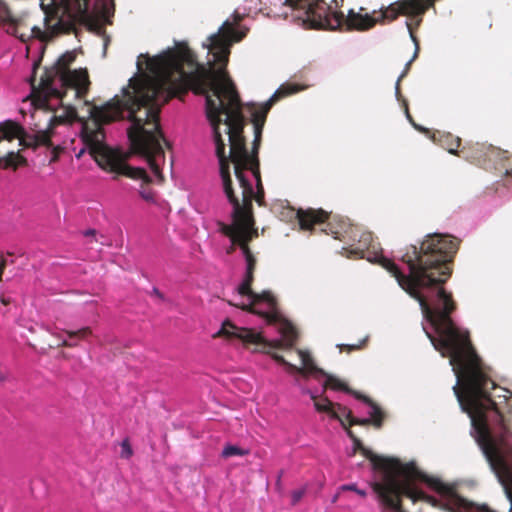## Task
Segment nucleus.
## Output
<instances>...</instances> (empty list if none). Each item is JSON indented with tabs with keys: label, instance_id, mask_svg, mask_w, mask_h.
Returning a JSON list of instances; mask_svg holds the SVG:
<instances>
[{
	"label": "nucleus",
	"instance_id": "nucleus-1",
	"mask_svg": "<svg viewBox=\"0 0 512 512\" xmlns=\"http://www.w3.org/2000/svg\"><path fill=\"white\" fill-rule=\"evenodd\" d=\"M459 243L456 237L434 233L426 235L419 245L406 247L401 261L408 266V274L391 259L382 257L379 262L399 286L418 301L425 319L437 332L438 337L430 333L427 336L442 356L450 358L458 379L453 390L478 432L479 445L512 446V433L505 432L498 439L490 434L486 412L500 413L498 403L490 393L497 385L483 371L469 332L459 329L454 323L451 314L457 305L452 293L443 287L452 275Z\"/></svg>",
	"mask_w": 512,
	"mask_h": 512
},
{
	"label": "nucleus",
	"instance_id": "nucleus-2",
	"mask_svg": "<svg viewBox=\"0 0 512 512\" xmlns=\"http://www.w3.org/2000/svg\"><path fill=\"white\" fill-rule=\"evenodd\" d=\"M140 58H145L150 74L132 77L121 96L115 95L103 105L85 102L89 105V120L82 123L81 137L99 167L113 173V179L125 176L143 180L139 194L146 202L154 203L155 193L147 186L151 179L146 171L128 165L120 151L105 144L103 125L124 119L127 112L126 118L131 122L128 128L131 146L146 159L153 174L162 182L164 176L158 159H165L161 141L166 140L160 129V108L174 97L182 100L189 90L196 94V82L207 72V67L197 61L186 43H179L156 57L142 54Z\"/></svg>",
	"mask_w": 512,
	"mask_h": 512
},
{
	"label": "nucleus",
	"instance_id": "nucleus-3",
	"mask_svg": "<svg viewBox=\"0 0 512 512\" xmlns=\"http://www.w3.org/2000/svg\"><path fill=\"white\" fill-rule=\"evenodd\" d=\"M242 16L234 14V21L226 20L218 31L208 38L209 54L207 72L198 78L196 82V94L204 95L206 100V117L209 110L217 115V131L220 139L224 141L222 134L228 136L230 145L229 154L225 153L228 161L234 165V173L239 182L242 194L240 203H244V189L246 184L251 188L253 196L259 205L264 203V188L260 174L259 158H248L244 127L245 117L242 112V104L236 85L227 71L231 47L240 42L247 34L248 29H237Z\"/></svg>",
	"mask_w": 512,
	"mask_h": 512
},
{
	"label": "nucleus",
	"instance_id": "nucleus-4",
	"mask_svg": "<svg viewBox=\"0 0 512 512\" xmlns=\"http://www.w3.org/2000/svg\"><path fill=\"white\" fill-rule=\"evenodd\" d=\"M374 493L381 512H407L403 506L404 497L413 503L424 501L446 512H469L474 506L452 486L437 477L425 474L415 462L403 463L386 485H375Z\"/></svg>",
	"mask_w": 512,
	"mask_h": 512
},
{
	"label": "nucleus",
	"instance_id": "nucleus-5",
	"mask_svg": "<svg viewBox=\"0 0 512 512\" xmlns=\"http://www.w3.org/2000/svg\"><path fill=\"white\" fill-rule=\"evenodd\" d=\"M270 5L276 7L278 4L290 10V12L276 13L269 8L268 15L290 18L292 22L304 29L316 30H337L346 31H368L377 24L384 25L395 21L400 15L396 1L388 6H382L371 14L360 7L356 12L350 9L345 16L340 10H333L332 6L324 0H268Z\"/></svg>",
	"mask_w": 512,
	"mask_h": 512
},
{
	"label": "nucleus",
	"instance_id": "nucleus-6",
	"mask_svg": "<svg viewBox=\"0 0 512 512\" xmlns=\"http://www.w3.org/2000/svg\"><path fill=\"white\" fill-rule=\"evenodd\" d=\"M217 115L209 110L208 121L213 129V138L216 146V156L219 160V170L222 179V186L228 202L232 206V223L218 222L219 231L230 238L233 244L240 246L244 242H251L258 237V230L255 227L253 214L252 190L246 184L244 189V203H240L233 189L231 173L228 171V161L225 158V141L220 139L217 131Z\"/></svg>",
	"mask_w": 512,
	"mask_h": 512
},
{
	"label": "nucleus",
	"instance_id": "nucleus-7",
	"mask_svg": "<svg viewBox=\"0 0 512 512\" xmlns=\"http://www.w3.org/2000/svg\"><path fill=\"white\" fill-rule=\"evenodd\" d=\"M89 0H41V8L45 13V30L38 26L32 27L29 32H21L14 35L22 42L30 39H38L48 42L61 34H70L76 29L78 20L88 17Z\"/></svg>",
	"mask_w": 512,
	"mask_h": 512
},
{
	"label": "nucleus",
	"instance_id": "nucleus-8",
	"mask_svg": "<svg viewBox=\"0 0 512 512\" xmlns=\"http://www.w3.org/2000/svg\"><path fill=\"white\" fill-rule=\"evenodd\" d=\"M74 51L62 54L55 64L47 68L36 85L35 74L30 82L33 89H39L47 97H55L63 100L67 89L75 92L76 98H84L88 92L90 81L87 70H70V65L75 61Z\"/></svg>",
	"mask_w": 512,
	"mask_h": 512
},
{
	"label": "nucleus",
	"instance_id": "nucleus-9",
	"mask_svg": "<svg viewBox=\"0 0 512 512\" xmlns=\"http://www.w3.org/2000/svg\"><path fill=\"white\" fill-rule=\"evenodd\" d=\"M279 325V332L282 335L281 340L267 341L264 337L255 332L253 329L238 327L230 320H225L222 323L221 329L214 335V337H224L229 340H240L244 345L263 346L264 348H279L291 349L297 339L298 331L294 325L284 318L280 313V319L275 323Z\"/></svg>",
	"mask_w": 512,
	"mask_h": 512
},
{
	"label": "nucleus",
	"instance_id": "nucleus-10",
	"mask_svg": "<svg viewBox=\"0 0 512 512\" xmlns=\"http://www.w3.org/2000/svg\"><path fill=\"white\" fill-rule=\"evenodd\" d=\"M347 434L353 442L354 452H360L365 458H367L370 461L373 470L382 473L380 480L372 481L370 483L371 489L374 491V487L376 484L386 485L393 478V476L396 474V472L403 464L400 461V459L395 457H385L377 455L370 449L366 448L363 445L362 441L353 433V431L347 429Z\"/></svg>",
	"mask_w": 512,
	"mask_h": 512
},
{
	"label": "nucleus",
	"instance_id": "nucleus-11",
	"mask_svg": "<svg viewBox=\"0 0 512 512\" xmlns=\"http://www.w3.org/2000/svg\"><path fill=\"white\" fill-rule=\"evenodd\" d=\"M299 91V88L293 84L281 85L274 94L264 103L259 109H255L252 112V123L254 126V140L252 143V149L248 151V158H259V149L262 141L263 127L266 122L268 112L272 106L280 99L292 95Z\"/></svg>",
	"mask_w": 512,
	"mask_h": 512
},
{
	"label": "nucleus",
	"instance_id": "nucleus-12",
	"mask_svg": "<svg viewBox=\"0 0 512 512\" xmlns=\"http://www.w3.org/2000/svg\"><path fill=\"white\" fill-rule=\"evenodd\" d=\"M242 296H248L251 303L243 305L242 310L259 315L267 323H276L280 319L278 302L271 291L256 293L251 289L250 293H239Z\"/></svg>",
	"mask_w": 512,
	"mask_h": 512
},
{
	"label": "nucleus",
	"instance_id": "nucleus-13",
	"mask_svg": "<svg viewBox=\"0 0 512 512\" xmlns=\"http://www.w3.org/2000/svg\"><path fill=\"white\" fill-rule=\"evenodd\" d=\"M54 127L51 126V121L49 122V127L46 131H38L33 137V146L37 147L40 145L51 147L52 141V130ZM26 132L24 128L17 122L13 120H5L0 123V142L2 140L12 141L14 139H19L21 144L26 145L27 147L32 146V143H25Z\"/></svg>",
	"mask_w": 512,
	"mask_h": 512
},
{
	"label": "nucleus",
	"instance_id": "nucleus-14",
	"mask_svg": "<svg viewBox=\"0 0 512 512\" xmlns=\"http://www.w3.org/2000/svg\"><path fill=\"white\" fill-rule=\"evenodd\" d=\"M486 159V165H482V167L487 170L492 168L498 169V166L503 168L505 170L503 183L506 187L512 188V163L507 164L509 161V152L489 144Z\"/></svg>",
	"mask_w": 512,
	"mask_h": 512
},
{
	"label": "nucleus",
	"instance_id": "nucleus-15",
	"mask_svg": "<svg viewBox=\"0 0 512 512\" xmlns=\"http://www.w3.org/2000/svg\"><path fill=\"white\" fill-rule=\"evenodd\" d=\"M249 243L250 242H244L239 246L246 261V272L242 283L237 288L238 293H250L254 281V271L257 260L249 247Z\"/></svg>",
	"mask_w": 512,
	"mask_h": 512
},
{
	"label": "nucleus",
	"instance_id": "nucleus-16",
	"mask_svg": "<svg viewBox=\"0 0 512 512\" xmlns=\"http://www.w3.org/2000/svg\"><path fill=\"white\" fill-rule=\"evenodd\" d=\"M328 217L329 214L323 209H298L296 212V218L302 230H312L314 225L324 223Z\"/></svg>",
	"mask_w": 512,
	"mask_h": 512
},
{
	"label": "nucleus",
	"instance_id": "nucleus-17",
	"mask_svg": "<svg viewBox=\"0 0 512 512\" xmlns=\"http://www.w3.org/2000/svg\"><path fill=\"white\" fill-rule=\"evenodd\" d=\"M488 147L489 144L486 143H467L460 152L466 160L482 167L487 162Z\"/></svg>",
	"mask_w": 512,
	"mask_h": 512
},
{
	"label": "nucleus",
	"instance_id": "nucleus-18",
	"mask_svg": "<svg viewBox=\"0 0 512 512\" xmlns=\"http://www.w3.org/2000/svg\"><path fill=\"white\" fill-rule=\"evenodd\" d=\"M433 140L435 142L437 141L450 154L460 156L461 152L459 147L461 145V138L458 136H455L450 132L436 131L433 134Z\"/></svg>",
	"mask_w": 512,
	"mask_h": 512
},
{
	"label": "nucleus",
	"instance_id": "nucleus-19",
	"mask_svg": "<svg viewBox=\"0 0 512 512\" xmlns=\"http://www.w3.org/2000/svg\"><path fill=\"white\" fill-rule=\"evenodd\" d=\"M22 21L12 15L9 7L3 1H0V26H6V32L11 35H18V28Z\"/></svg>",
	"mask_w": 512,
	"mask_h": 512
},
{
	"label": "nucleus",
	"instance_id": "nucleus-20",
	"mask_svg": "<svg viewBox=\"0 0 512 512\" xmlns=\"http://www.w3.org/2000/svg\"><path fill=\"white\" fill-rule=\"evenodd\" d=\"M355 398L363 401L365 404L371 407L369 419H371V423L376 428H381L385 418V414L381 408L370 397L363 395L360 392H355Z\"/></svg>",
	"mask_w": 512,
	"mask_h": 512
},
{
	"label": "nucleus",
	"instance_id": "nucleus-21",
	"mask_svg": "<svg viewBox=\"0 0 512 512\" xmlns=\"http://www.w3.org/2000/svg\"><path fill=\"white\" fill-rule=\"evenodd\" d=\"M354 238L357 239V246L355 247L354 253L359 255L361 258L364 257L366 251L374 248L373 234L369 231H353Z\"/></svg>",
	"mask_w": 512,
	"mask_h": 512
},
{
	"label": "nucleus",
	"instance_id": "nucleus-22",
	"mask_svg": "<svg viewBox=\"0 0 512 512\" xmlns=\"http://www.w3.org/2000/svg\"><path fill=\"white\" fill-rule=\"evenodd\" d=\"M406 26H407V29L409 31L410 38H411V40L413 41V43L415 45V51H414L413 57L406 63L403 72L398 77V80H397V83H396V87H395L397 95L400 94V87H399L400 81L407 75V73H408V71L410 69L411 63L418 57V53H419V50H420L419 40H418V38L416 37V35L414 33L415 28L413 27V23L411 21H406Z\"/></svg>",
	"mask_w": 512,
	"mask_h": 512
},
{
	"label": "nucleus",
	"instance_id": "nucleus-23",
	"mask_svg": "<svg viewBox=\"0 0 512 512\" xmlns=\"http://www.w3.org/2000/svg\"><path fill=\"white\" fill-rule=\"evenodd\" d=\"M314 400V406L318 412H325L331 415L334 419H337L341 422L342 425H344V422L341 420V417L336 413L335 410V404L331 402L328 398L322 397V398H316L312 397Z\"/></svg>",
	"mask_w": 512,
	"mask_h": 512
},
{
	"label": "nucleus",
	"instance_id": "nucleus-24",
	"mask_svg": "<svg viewBox=\"0 0 512 512\" xmlns=\"http://www.w3.org/2000/svg\"><path fill=\"white\" fill-rule=\"evenodd\" d=\"M24 165H27V160L18 152H9L5 157H0V168H13L15 170Z\"/></svg>",
	"mask_w": 512,
	"mask_h": 512
},
{
	"label": "nucleus",
	"instance_id": "nucleus-25",
	"mask_svg": "<svg viewBox=\"0 0 512 512\" xmlns=\"http://www.w3.org/2000/svg\"><path fill=\"white\" fill-rule=\"evenodd\" d=\"M297 352L301 359V362L303 365V367H301V368L304 370V373L309 372V373H315V374H320V375H326V372L324 370H322L321 368H318L314 364V361L308 351L298 349Z\"/></svg>",
	"mask_w": 512,
	"mask_h": 512
},
{
	"label": "nucleus",
	"instance_id": "nucleus-26",
	"mask_svg": "<svg viewBox=\"0 0 512 512\" xmlns=\"http://www.w3.org/2000/svg\"><path fill=\"white\" fill-rule=\"evenodd\" d=\"M326 377V380H325V383H324V388L327 389V388H330V389H333V390H339V391H344L346 393H349L351 395H353L355 397V390H352L345 382H343L341 379L333 376V375H329L326 373V375H324Z\"/></svg>",
	"mask_w": 512,
	"mask_h": 512
},
{
	"label": "nucleus",
	"instance_id": "nucleus-27",
	"mask_svg": "<svg viewBox=\"0 0 512 512\" xmlns=\"http://www.w3.org/2000/svg\"><path fill=\"white\" fill-rule=\"evenodd\" d=\"M77 119V111L74 107H66L62 115H55L51 118V126L55 127L59 124L71 123Z\"/></svg>",
	"mask_w": 512,
	"mask_h": 512
},
{
	"label": "nucleus",
	"instance_id": "nucleus-28",
	"mask_svg": "<svg viewBox=\"0 0 512 512\" xmlns=\"http://www.w3.org/2000/svg\"><path fill=\"white\" fill-rule=\"evenodd\" d=\"M260 347H261V349H260L261 351L266 352L267 354L271 355L273 360H275L279 364L284 365L289 373L297 372L300 374H304V370L302 368H299V367L295 366L294 364H291L290 362L286 361L282 355L275 353V352H270L267 350L268 348H264L263 346H260Z\"/></svg>",
	"mask_w": 512,
	"mask_h": 512
},
{
	"label": "nucleus",
	"instance_id": "nucleus-29",
	"mask_svg": "<svg viewBox=\"0 0 512 512\" xmlns=\"http://www.w3.org/2000/svg\"><path fill=\"white\" fill-rule=\"evenodd\" d=\"M249 454V450L240 448L236 445L228 444L226 445L221 453L223 458H229L232 456H245Z\"/></svg>",
	"mask_w": 512,
	"mask_h": 512
},
{
	"label": "nucleus",
	"instance_id": "nucleus-30",
	"mask_svg": "<svg viewBox=\"0 0 512 512\" xmlns=\"http://www.w3.org/2000/svg\"><path fill=\"white\" fill-rule=\"evenodd\" d=\"M339 408L347 414L348 427H351L353 425L369 426L372 424L371 419L369 418L359 419L353 417L352 411L345 406H339Z\"/></svg>",
	"mask_w": 512,
	"mask_h": 512
},
{
	"label": "nucleus",
	"instance_id": "nucleus-31",
	"mask_svg": "<svg viewBox=\"0 0 512 512\" xmlns=\"http://www.w3.org/2000/svg\"><path fill=\"white\" fill-rule=\"evenodd\" d=\"M65 333L67 334L69 341L71 343H75L74 340L86 339L87 337L91 336L92 330L90 327H83L77 331L66 330Z\"/></svg>",
	"mask_w": 512,
	"mask_h": 512
},
{
	"label": "nucleus",
	"instance_id": "nucleus-32",
	"mask_svg": "<svg viewBox=\"0 0 512 512\" xmlns=\"http://www.w3.org/2000/svg\"><path fill=\"white\" fill-rule=\"evenodd\" d=\"M133 455L132 447L128 439H124L121 443V458L129 459Z\"/></svg>",
	"mask_w": 512,
	"mask_h": 512
},
{
	"label": "nucleus",
	"instance_id": "nucleus-33",
	"mask_svg": "<svg viewBox=\"0 0 512 512\" xmlns=\"http://www.w3.org/2000/svg\"><path fill=\"white\" fill-rule=\"evenodd\" d=\"M365 343H366V339H363L358 344H353V345H350V344H340V345H338V347H339L341 352H343V351L352 352V351H355V350L362 349L363 346L365 345Z\"/></svg>",
	"mask_w": 512,
	"mask_h": 512
},
{
	"label": "nucleus",
	"instance_id": "nucleus-34",
	"mask_svg": "<svg viewBox=\"0 0 512 512\" xmlns=\"http://www.w3.org/2000/svg\"><path fill=\"white\" fill-rule=\"evenodd\" d=\"M342 490H350L356 492L359 496L365 497L367 495L365 490L359 489L355 484H346L341 487Z\"/></svg>",
	"mask_w": 512,
	"mask_h": 512
},
{
	"label": "nucleus",
	"instance_id": "nucleus-35",
	"mask_svg": "<svg viewBox=\"0 0 512 512\" xmlns=\"http://www.w3.org/2000/svg\"><path fill=\"white\" fill-rule=\"evenodd\" d=\"M305 491L303 489L295 490L292 492V504L296 505L304 496Z\"/></svg>",
	"mask_w": 512,
	"mask_h": 512
},
{
	"label": "nucleus",
	"instance_id": "nucleus-36",
	"mask_svg": "<svg viewBox=\"0 0 512 512\" xmlns=\"http://www.w3.org/2000/svg\"><path fill=\"white\" fill-rule=\"evenodd\" d=\"M63 152V148L61 146H54L52 149V157L50 162H56L59 159L60 154Z\"/></svg>",
	"mask_w": 512,
	"mask_h": 512
},
{
	"label": "nucleus",
	"instance_id": "nucleus-37",
	"mask_svg": "<svg viewBox=\"0 0 512 512\" xmlns=\"http://www.w3.org/2000/svg\"><path fill=\"white\" fill-rule=\"evenodd\" d=\"M339 406H341V405L340 404H335V407H337L336 413L341 417V420L344 422V425H342V426L344 428L348 429L347 414L345 412H343V410H341L339 408Z\"/></svg>",
	"mask_w": 512,
	"mask_h": 512
},
{
	"label": "nucleus",
	"instance_id": "nucleus-38",
	"mask_svg": "<svg viewBox=\"0 0 512 512\" xmlns=\"http://www.w3.org/2000/svg\"><path fill=\"white\" fill-rule=\"evenodd\" d=\"M6 261L4 259V256L0 253V281L2 280V273L5 269Z\"/></svg>",
	"mask_w": 512,
	"mask_h": 512
},
{
	"label": "nucleus",
	"instance_id": "nucleus-39",
	"mask_svg": "<svg viewBox=\"0 0 512 512\" xmlns=\"http://www.w3.org/2000/svg\"><path fill=\"white\" fill-rule=\"evenodd\" d=\"M77 345V343H71L69 340H63L61 344H59V346H62V347H75Z\"/></svg>",
	"mask_w": 512,
	"mask_h": 512
},
{
	"label": "nucleus",
	"instance_id": "nucleus-40",
	"mask_svg": "<svg viewBox=\"0 0 512 512\" xmlns=\"http://www.w3.org/2000/svg\"><path fill=\"white\" fill-rule=\"evenodd\" d=\"M152 293H153V295L157 296L159 299H161V300L164 299V295L157 288H153Z\"/></svg>",
	"mask_w": 512,
	"mask_h": 512
},
{
	"label": "nucleus",
	"instance_id": "nucleus-41",
	"mask_svg": "<svg viewBox=\"0 0 512 512\" xmlns=\"http://www.w3.org/2000/svg\"><path fill=\"white\" fill-rule=\"evenodd\" d=\"M344 0H332V3L335 5V8H340L343 5Z\"/></svg>",
	"mask_w": 512,
	"mask_h": 512
},
{
	"label": "nucleus",
	"instance_id": "nucleus-42",
	"mask_svg": "<svg viewBox=\"0 0 512 512\" xmlns=\"http://www.w3.org/2000/svg\"><path fill=\"white\" fill-rule=\"evenodd\" d=\"M95 234H96V230H94V229H89V230H87V231L84 233V235H85L86 237H88V236H95Z\"/></svg>",
	"mask_w": 512,
	"mask_h": 512
},
{
	"label": "nucleus",
	"instance_id": "nucleus-43",
	"mask_svg": "<svg viewBox=\"0 0 512 512\" xmlns=\"http://www.w3.org/2000/svg\"><path fill=\"white\" fill-rule=\"evenodd\" d=\"M235 246H238V244H233L227 249V254H231L235 251Z\"/></svg>",
	"mask_w": 512,
	"mask_h": 512
},
{
	"label": "nucleus",
	"instance_id": "nucleus-44",
	"mask_svg": "<svg viewBox=\"0 0 512 512\" xmlns=\"http://www.w3.org/2000/svg\"><path fill=\"white\" fill-rule=\"evenodd\" d=\"M0 301H1V303H2V304H4V305H8V304H10V299L4 298V297H2V298L0 299Z\"/></svg>",
	"mask_w": 512,
	"mask_h": 512
},
{
	"label": "nucleus",
	"instance_id": "nucleus-45",
	"mask_svg": "<svg viewBox=\"0 0 512 512\" xmlns=\"http://www.w3.org/2000/svg\"><path fill=\"white\" fill-rule=\"evenodd\" d=\"M406 115H407V118L409 119V121L415 126V124L413 123L412 118H411L407 108H406Z\"/></svg>",
	"mask_w": 512,
	"mask_h": 512
},
{
	"label": "nucleus",
	"instance_id": "nucleus-46",
	"mask_svg": "<svg viewBox=\"0 0 512 512\" xmlns=\"http://www.w3.org/2000/svg\"><path fill=\"white\" fill-rule=\"evenodd\" d=\"M5 379V376L0 372V382Z\"/></svg>",
	"mask_w": 512,
	"mask_h": 512
},
{
	"label": "nucleus",
	"instance_id": "nucleus-47",
	"mask_svg": "<svg viewBox=\"0 0 512 512\" xmlns=\"http://www.w3.org/2000/svg\"><path fill=\"white\" fill-rule=\"evenodd\" d=\"M137 66H138V69L141 70L142 69V66H141V63L140 61L137 62Z\"/></svg>",
	"mask_w": 512,
	"mask_h": 512
},
{
	"label": "nucleus",
	"instance_id": "nucleus-48",
	"mask_svg": "<svg viewBox=\"0 0 512 512\" xmlns=\"http://www.w3.org/2000/svg\"><path fill=\"white\" fill-rule=\"evenodd\" d=\"M229 305H233L232 302H229ZM234 305L237 306V307H240L241 309H242V306H243V305L240 306L238 304H234Z\"/></svg>",
	"mask_w": 512,
	"mask_h": 512
},
{
	"label": "nucleus",
	"instance_id": "nucleus-49",
	"mask_svg": "<svg viewBox=\"0 0 512 512\" xmlns=\"http://www.w3.org/2000/svg\"><path fill=\"white\" fill-rule=\"evenodd\" d=\"M335 234V239H338L339 236H338V232H333Z\"/></svg>",
	"mask_w": 512,
	"mask_h": 512
}]
</instances>
